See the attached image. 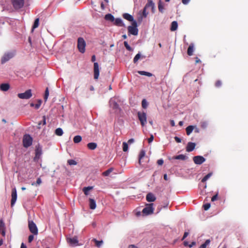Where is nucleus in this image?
Listing matches in <instances>:
<instances>
[{"instance_id": "1", "label": "nucleus", "mask_w": 248, "mask_h": 248, "mask_svg": "<svg viewBox=\"0 0 248 248\" xmlns=\"http://www.w3.org/2000/svg\"><path fill=\"white\" fill-rule=\"evenodd\" d=\"M118 99L116 97L111 98L109 102L110 108L116 114H118L121 111V108H120L118 104Z\"/></svg>"}, {"instance_id": "2", "label": "nucleus", "mask_w": 248, "mask_h": 248, "mask_svg": "<svg viewBox=\"0 0 248 248\" xmlns=\"http://www.w3.org/2000/svg\"><path fill=\"white\" fill-rule=\"evenodd\" d=\"M86 45V42L82 37H79L78 39L77 47L80 53H84L85 52Z\"/></svg>"}, {"instance_id": "3", "label": "nucleus", "mask_w": 248, "mask_h": 248, "mask_svg": "<svg viewBox=\"0 0 248 248\" xmlns=\"http://www.w3.org/2000/svg\"><path fill=\"white\" fill-rule=\"evenodd\" d=\"M138 119L142 127L144 126L147 124V114L144 111H139L137 113Z\"/></svg>"}, {"instance_id": "4", "label": "nucleus", "mask_w": 248, "mask_h": 248, "mask_svg": "<svg viewBox=\"0 0 248 248\" xmlns=\"http://www.w3.org/2000/svg\"><path fill=\"white\" fill-rule=\"evenodd\" d=\"M138 25L136 21L132 22V25L128 27V31L130 34L137 35L138 34Z\"/></svg>"}, {"instance_id": "5", "label": "nucleus", "mask_w": 248, "mask_h": 248, "mask_svg": "<svg viewBox=\"0 0 248 248\" xmlns=\"http://www.w3.org/2000/svg\"><path fill=\"white\" fill-rule=\"evenodd\" d=\"M15 55V51L8 52L4 54L1 59V63L3 64L12 59Z\"/></svg>"}, {"instance_id": "6", "label": "nucleus", "mask_w": 248, "mask_h": 248, "mask_svg": "<svg viewBox=\"0 0 248 248\" xmlns=\"http://www.w3.org/2000/svg\"><path fill=\"white\" fill-rule=\"evenodd\" d=\"M32 138L29 135H25L23 139V145L24 147L28 148L32 144Z\"/></svg>"}, {"instance_id": "7", "label": "nucleus", "mask_w": 248, "mask_h": 248, "mask_svg": "<svg viewBox=\"0 0 248 248\" xmlns=\"http://www.w3.org/2000/svg\"><path fill=\"white\" fill-rule=\"evenodd\" d=\"M28 226L30 231L34 235L38 234V228L32 220H28Z\"/></svg>"}, {"instance_id": "8", "label": "nucleus", "mask_w": 248, "mask_h": 248, "mask_svg": "<svg viewBox=\"0 0 248 248\" xmlns=\"http://www.w3.org/2000/svg\"><path fill=\"white\" fill-rule=\"evenodd\" d=\"M153 203L147 204L146 207L142 210V212L143 214L147 216L153 213L154 209L153 207Z\"/></svg>"}, {"instance_id": "9", "label": "nucleus", "mask_w": 248, "mask_h": 248, "mask_svg": "<svg viewBox=\"0 0 248 248\" xmlns=\"http://www.w3.org/2000/svg\"><path fill=\"white\" fill-rule=\"evenodd\" d=\"M17 96L22 99H28L32 96L31 90H27L25 93H18Z\"/></svg>"}, {"instance_id": "10", "label": "nucleus", "mask_w": 248, "mask_h": 248, "mask_svg": "<svg viewBox=\"0 0 248 248\" xmlns=\"http://www.w3.org/2000/svg\"><path fill=\"white\" fill-rule=\"evenodd\" d=\"M12 2L15 9H19L23 7L24 0H12Z\"/></svg>"}, {"instance_id": "11", "label": "nucleus", "mask_w": 248, "mask_h": 248, "mask_svg": "<svg viewBox=\"0 0 248 248\" xmlns=\"http://www.w3.org/2000/svg\"><path fill=\"white\" fill-rule=\"evenodd\" d=\"M67 243L71 246H76L78 245V241L77 236H74L72 238H66Z\"/></svg>"}, {"instance_id": "12", "label": "nucleus", "mask_w": 248, "mask_h": 248, "mask_svg": "<svg viewBox=\"0 0 248 248\" xmlns=\"http://www.w3.org/2000/svg\"><path fill=\"white\" fill-rule=\"evenodd\" d=\"M193 160L194 163L197 165H201L205 161V159L203 156L200 155L194 156Z\"/></svg>"}, {"instance_id": "13", "label": "nucleus", "mask_w": 248, "mask_h": 248, "mask_svg": "<svg viewBox=\"0 0 248 248\" xmlns=\"http://www.w3.org/2000/svg\"><path fill=\"white\" fill-rule=\"evenodd\" d=\"M11 196L12 199L11 201V206H13L15 204L17 199V193L16 188H14L12 189Z\"/></svg>"}, {"instance_id": "14", "label": "nucleus", "mask_w": 248, "mask_h": 248, "mask_svg": "<svg viewBox=\"0 0 248 248\" xmlns=\"http://www.w3.org/2000/svg\"><path fill=\"white\" fill-rule=\"evenodd\" d=\"M94 78H98L99 75V65L97 62H94L93 64Z\"/></svg>"}, {"instance_id": "15", "label": "nucleus", "mask_w": 248, "mask_h": 248, "mask_svg": "<svg viewBox=\"0 0 248 248\" xmlns=\"http://www.w3.org/2000/svg\"><path fill=\"white\" fill-rule=\"evenodd\" d=\"M42 154V149L40 147L36 148L35 149V156L34 158L35 161L37 160L40 158Z\"/></svg>"}, {"instance_id": "16", "label": "nucleus", "mask_w": 248, "mask_h": 248, "mask_svg": "<svg viewBox=\"0 0 248 248\" xmlns=\"http://www.w3.org/2000/svg\"><path fill=\"white\" fill-rule=\"evenodd\" d=\"M146 200L148 202H153L155 201L156 197L152 193H149L147 194L146 197Z\"/></svg>"}, {"instance_id": "17", "label": "nucleus", "mask_w": 248, "mask_h": 248, "mask_svg": "<svg viewBox=\"0 0 248 248\" xmlns=\"http://www.w3.org/2000/svg\"><path fill=\"white\" fill-rule=\"evenodd\" d=\"M196 146V144L194 142H189L187 143V145L186 147V151L188 152H190L192 151Z\"/></svg>"}, {"instance_id": "18", "label": "nucleus", "mask_w": 248, "mask_h": 248, "mask_svg": "<svg viewBox=\"0 0 248 248\" xmlns=\"http://www.w3.org/2000/svg\"><path fill=\"white\" fill-rule=\"evenodd\" d=\"M113 22H114V24L116 26L120 27L125 26L124 24L123 23L122 20L120 18L114 19V21Z\"/></svg>"}, {"instance_id": "19", "label": "nucleus", "mask_w": 248, "mask_h": 248, "mask_svg": "<svg viewBox=\"0 0 248 248\" xmlns=\"http://www.w3.org/2000/svg\"><path fill=\"white\" fill-rule=\"evenodd\" d=\"M194 46V45L193 43H191L190 44V45L188 47L187 51V53L188 55L192 56L193 54Z\"/></svg>"}, {"instance_id": "20", "label": "nucleus", "mask_w": 248, "mask_h": 248, "mask_svg": "<svg viewBox=\"0 0 248 248\" xmlns=\"http://www.w3.org/2000/svg\"><path fill=\"white\" fill-rule=\"evenodd\" d=\"M123 17L124 19L127 20L128 21H131L132 22H133V21H135L133 16H132L131 15H130L128 13L124 14L123 15Z\"/></svg>"}, {"instance_id": "21", "label": "nucleus", "mask_w": 248, "mask_h": 248, "mask_svg": "<svg viewBox=\"0 0 248 248\" xmlns=\"http://www.w3.org/2000/svg\"><path fill=\"white\" fill-rule=\"evenodd\" d=\"M147 9L148 8H151L153 12H154L155 10V4L151 0H148V2L145 6Z\"/></svg>"}, {"instance_id": "22", "label": "nucleus", "mask_w": 248, "mask_h": 248, "mask_svg": "<svg viewBox=\"0 0 248 248\" xmlns=\"http://www.w3.org/2000/svg\"><path fill=\"white\" fill-rule=\"evenodd\" d=\"M145 56H142L140 53H138L134 58L133 62L136 63L140 59H145Z\"/></svg>"}, {"instance_id": "23", "label": "nucleus", "mask_w": 248, "mask_h": 248, "mask_svg": "<svg viewBox=\"0 0 248 248\" xmlns=\"http://www.w3.org/2000/svg\"><path fill=\"white\" fill-rule=\"evenodd\" d=\"M89 206L90 209H94L96 207L95 201L91 198L89 199Z\"/></svg>"}, {"instance_id": "24", "label": "nucleus", "mask_w": 248, "mask_h": 248, "mask_svg": "<svg viewBox=\"0 0 248 248\" xmlns=\"http://www.w3.org/2000/svg\"><path fill=\"white\" fill-rule=\"evenodd\" d=\"M10 88V85L8 83H2L0 86V89L2 91H7Z\"/></svg>"}, {"instance_id": "25", "label": "nucleus", "mask_w": 248, "mask_h": 248, "mask_svg": "<svg viewBox=\"0 0 248 248\" xmlns=\"http://www.w3.org/2000/svg\"><path fill=\"white\" fill-rule=\"evenodd\" d=\"M158 11L161 13H164V4L161 0H159L158 3Z\"/></svg>"}, {"instance_id": "26", "label": "nucleus", "mask_w": 248, "mask_h": 248, "mask_svg": "<svg viewBox=\"0 0 248 248\" xmlns=\"http://www.w3.org/2000/svg\"><path fill=\"white\" fill-rule=\"evenodd\" d=\"M42 101L41 100H38L37 104H34L31 103L30 104V106L31 107H34L35 109H37L40 107Z\"/></svg>"}, {"instance_id": "27", "label": "nucleus", "mask_w": 248, "mask_h": 248, "mask_svg": "<svg viewBox=\"0 0 248 248\" xmlns=\"http://www.w3.org/2000/svg\"><path fill=\"white\" fill-rule=\"evenodd\" d=\"M105 19L106 20L113 22L114 21V17L110 14H108L105 15Z\"/></svg>"}, {"instance_id": "28", "label": "nucleus", "mask_w": 248, "mask_h": 248, "mask_svg": "<svg viewBox=\"0 0 248 248\" xmlns=\"http://www.w3.org/2000/svg\"><path fill=\"white\" fill-rule=\"evenodd\" d=\"M178 27V23L177 21H174L172 22L171 24V27H170V31H175L177 30Z\"/></svg>"}, {"instance_id": "29", "label": "nucleus", "mask_w": 248, "mask_h": 248, "mask_svg": "<svg viewBox=\"0 0 248 248\" xmlns=\"http://www.w3.org/2000/svg\"><path fill=\"white\" fill-rule=\"evenodd\" d=\"M4 224L1 221L0 224V230L1 232V235L2 237H4L5 235V232L4 229Z\"/></svg>"}, {"instance_id": "30", "label": "nucleus", "mask_w": 248, "mask_h": 248, "mask_svg": "<svg viewBox=\"0 0 248 248\" xmlns=\"http://www.w3.org/2000/svg\"><path fill=\"white\" fill-rule=\"evenodd\" d=\"M87 147L90 150H94L97 147V144L94 142L89 143L87 144Z\"/></svg>"}, {"instance_id": "31", "label": "nucleus", "mask_w": 248, "mask_h": 248, "mask_svg": "<svg viewBox=\"0 0 248 248\" xmlns=\"http://www.w3.org/2000/svg\"><path fill=\"white\" fill-rule=\"evenodd\" d=\"M194 129V125H189L188 126L186 130V133L187 135H189L192 132V131Z\"/></svg>"}, {"instance_id": "32", "label": "nucleus", "mask_w": 248, "mask_h": 248, "mask_svg": "<svg viewBox=\"0 0 248 248\" xmlns=\"http://www.w3.org/2000/svg\"><path fill=\"white\" fill-rule=\"evenodd\" d=\"M186 158L187 157L184 155H179L173 157V158L175 159H179L182 160H185L186 159Z\"/></svg>"}, {"instance_id": "33", "label": "nucleus", "mask_w": 248, "mask_h": 248, "mask_svg": "<svg viewBox=\"0 0 248 248\" xmlns=\"http://www.w3.org/2000/svg\"><path fill=\"white\" fill-rule=\"evenodd\" d=\"M82 140V137L79 135H77L74 137L73 139V141L75 143H78L80 142Z\"/></svg>"}, {"instance_id": "34", "label": "nucleus", "mask_w": 248, "mask_h": 248, "mask_svg": "<svg viewBox=\"0 0 248 248\" xmlns=\"http://www.w3.org/2000/svg\"><path fill=\"white\" fill-rule=\"evenodd\" d=\"M113 170V168H110L103 172L102 175L104 176H108Z\"/></svg>"}, {"instance_id": "35", "label": "nucleus", "mask_w": 248, "mask_h": 248, "mask_svg": "<svg viewBox=\"0 0 248 248\" xmlns=\"http://www.w3.org/2000/svg\"><path fill=\"white\" fill-rule=\"evenodd\" d=\"M93 188V186L84 187L83 188V191L85 195H88L89 194V191Z\"/></svg>"}, {"instance_id": "36", "label": "nucleus", "mask_w": 248, "mask_h": 248, "mask_svg": "<svg viewBox=\"0 0 248 248\" xmlns=\"http://www.w3.org/2000/svg\"><path fill=\"white\" fill-rule=\"evenodd\" d=\"M145 152L144 150L140 151L139 156V162L140 164L141 159L145 156Z\"/></svg>"}, {"instance_id": "37", "label": "nucleus", "mask_w": 248, "mask_h": 248, "mask_svg": "<svg viewBox=\"0 0 248 248\" xmlns=\"http://www.w3.org/2000/svg\"><path fill=\"white\" fill-rule=\"evenodd\" d=\"M140 75L142 76H146L148 77H152V74L151 73L145 72V71H139L138 72Z\"/></svg>"}, {"instance_id": "38", "label": "nucleus", "mask_w": 248, "mask_h": 248, "mask_svg": "<svg viewBox=\"0 0 248 248\" xmlns=\"http://www.w3.org/2000/svg\"><path fill=\"white\" fill-rule=\"evenodd\" d=\"M55 133L56 135L61 136L63 134V131L62 128H58L55 130Z\"/></svg>"}, {"instance_id": "39", "label": "nucleus", "mask_w": 248, "mask_h": 248, "mask_svg": "<svg viewBox=\"0 0 248 248\" xmlns=\"http://www.w3.org/2000/svg\"><path fill=\"white\" fill-rule=\"evenodd\" d=\"M93 241L94 242L95 246L98 248H99L103 243L102 240L98 241L96 239H93Z\"/></svg>"}, {"instance_id": "40", "label": "nucleus", "mask_w": 248, "mask_h": 248, "mask_svg": "<svg viewBox=\"0 0 248 248\" xmlns=\"http://www.w3.org/2000/svg\"><path fill=\"white\" fill-rule=\"evenodd\" d=\"M48 95H49V90H48V88L47 87L46 89L45 93V94H44V100L45 102H46L47 101Z\"/></svg>"}, {"instance_id": "41", "label": "nucleus", "mask_w": 248, "mask_h": 248, "mask_svg": "<svg viewBox=\"0 0 248 248\" xmlns=\"http://www.w3.org/2000/svg\"><path fill=\"white\" fill-rule=\"evenodd\" d=\"M148 105V103L147 102L146 100L145 99H143L141 102L142 107L143 108L146 109L147 108Z\"/></svg>"}, {"instance_id": "42", "label": "nucleus", "mask_w": 248, "mask_h": 248, "mask_svg": "<svg viewBox=\"0 0 248 248\" xmlns=\"http://www.w3.org/2000/svg\"><path fill=\"white\" fill-rule=\"evenodd\" d=\"M124 45L127 50L130 51H132L133 50L132 48L128 45L127 42L124 41Z\"/></svg>"}, {"instance_id": "43", "label": "nucleus", "mask_w": 248, "mask_h": 248, "mask_svg": "<svg viewBox=\"0 0 248 248\" xmlns=\"http://www.w3.org/2000/svg\"><path fill=\"white\" fill-rule=\"evenodd\" d=\"M212 175V173H209L206 175L202 180V182L204 183Z\"/></svg>"}, {"instance_id": "44", "label": "nucleus", "mask_w": 248, "mask_h": 248, "mask_svg": "<svg viewBox=\"0 0 248 248\" xmlns=\"http://www.w3.org/2000/svg\"><path fill=\"white\" fill-rule=\"evenodd\" d=\"M39 18H36L35 20L34 24H33V25L32 26V30L38 27V26H39Z\"/></svg>"}, {"instance_id": "45", "label": "nucleus", "mask_w": 248, "mask_h": 248, "mask_svg": "<svg viewBox=\"0 0 248 248\" xmlns=\"http://www.w3.org/2000/svg\"><path fill=\"white\" fill-rule=\"evenodd\" d=\"M41 183H42V180H41V178H38L37 179L36 182L32 183L31 185L32 186H37L38 185H40Z\"/></svg>"}, {"instance_id": "46", "label": "nucleus", "mask_w": 248, "mask_h": 248, "mask_svg": "<svg viewBox=\"0 0 248 248\" xmlns=\"http://www.w3.org/2000/svg\"><path fill=\"white\" fill-rule=\"evenodd\" d=\"M210 242V240H206L204 243L202 244L199 248H206L207 246L209 244Z\"/></svg>"}, {"instance_id": "47", "label": "nucleus", "mask_w": 248, "mask_h": 248, "mask_svg": "<svg viewBox=\"0 0 248 248\" xmlns=\"http://www.w3.org/2000/svg\"><path fill=\"white\" fill-rule=\"evenodd\" d=\"M128 146L127 143L124 142L123 143V150L124 152H126L128 150Z\"/></svg>"}, {"instance_id": "48", "label": "nucleus", "mask_w": 248, "mask_h": 248, "mask_svg": "<svg viewBox=\"0 0 248 248\" xmlns=\"http://www.w3.org/2000/svg\"><path fill=\"white\" fill-rule=\"evenodd\" d=\"M68 163L70 165H76L77 164V162L76 161H75L74 160H73V159L68 160Z\"/></svg>"}, {"instance_id": "49", "label": "nucleus", "mask_w": 248, "mask_h": 248, "mask_svg": "<svg viewBox=\"0 0 248 248\" xmlns=\"http://www.w3.org/2000/svg\"><path fill=\"white\" fill-rule=\"evenodd\" d=\"M203 207L205 210H207L210 207V204L209 203H206L203 205Z\"/></svg>"}, {"instance_id": "50", "label": "nucleus", "mask_w": 248, "mask_h": 248, "mask_svg": "<svg viewBox=\"0 0 248 248\" xmlns=\"http://www.w3.org/2000/svg\"><path fill=\"white\" fill-rule=\"evenodd\" d=\"M146 9H147V8L145 7H144V8L143 10L142 14H143V16H144V17H146L148 14V13L146 12Z\"/></svg>"}, {"instance_id": "51", "label": "nucleus", "mask_w": 248, "mask_h": 248, "mask_svg": "<svg viewBox=\"0 0 248 248\" xmlns=\"http://www.w3.org/2000/svg\"><path fill=\"white\" fill-rule=\"evenodd\" d=\"M34 239V236L33 235H29V237H28V242L29 243H31L32 240H33Z\"/></svg>"}, {"instance_id": "52", "label": "nucleus", "mask_w": 248, "mask_h": 248, "mask_svg": "<svg viewBox=\"0 0 248 248\" xmlns=\"http://www.w3.org/2000/svg\"><path fill=\"white\" fill-rule=\"evenodd\" d=\"M217 195H218V194H217V193L215 195H214V196H213V197H212L211 201H212V202H214V201H215L216 200H217Z\"/></svg>"}, {"instance_id": "53", "label": "nucleus", "mask_w": 248, "mask_h": 248, "mask_svg": "<svg viewBox=\"0 0 248 248\" xmlns=\"http://www.w3.org/2000/svg\"><path fill=\"white\" fill-rule=\"evenodd\" d=\"M154 136L153 135H151L150 137L148 139V141L149 143L152 142L153 140H154Z\"/></svg>"}, {"instance_id": "54", "label": "nucleus", "mask_w": 248, "mask_h": 248, "mask_svg": "<svg viewBox=\"0 0 248 248\" xmlns=\"http://www.w3.org/2000/svg\"><path fill=\"white\" fill-rule=\"evenodd\" d=\"M163 163H164V161L162 159H159L157 161V163L158 165H163Z\"/></svg>"}, {"instance_id": "55", "label": "nucleus", "mask_w": 248, "mask_h": 248, "mask_svg": "<svg viewBox=\"0 0 248 248\" xmlns=\"http://www.w3.org/2000/svg\"><path fill=\"white\" fill-rule=\"evenodd\" d=\"M174 140L177 143H180L181 142V139L178 137H175Z\"/></svg>"}, {"instance_id": "56", "label": "nucleus", "mask_w": 248, "mask_h": 248, "mask_svg": "<svg viewBox=\"0 0 248 248\" xmlns=\"http://www.w3.org/2000/svg\"><path fill=\"white\" fill-rule=\"evenodd\" d=\"M188 235V232H185L184 234V236L182 239V240H184L187 236V235Z\"/></svg>"}, {"instance_id": "57", "label": "nucleus", "mask_w": 248, "mask_h": 248, "mask_svg": "<svg viewBox=\"0 0 248 248\" xmlns=\"http://www.w3.org/2000/svg\"><path fill=\"white\" fill-rule=\"evenodd\" d=\"M190 1V0H182V2L184 4H187Z\"/></svg>"}, {"instance_id": "58", "label": "nucleus", "mask_w": 248, "mask_h": 248, "mask_svg": "<svg viewBox=\"0 0 248 248\" xmlns=\"http://www.w3.org/2000/svg\"><path fill=\"white\" fill-rule=\"evenodd\" d=\"M221 82L219 80H218L216 83V86L217 87H218L221 85Z\"/></svg>"}, {"instance_id": "59", "label": "nucleus", "mask_w": 248, "mask_h": 248, "mask_svg": "<svg viewBox=\"0 0 248 248\" xmlns=\"http://www.w3.org/2000/svg\"><path fill=\"white\" fill-rule=\"evenodd\" d=\"M194 132L195 133H199L200 132V129L196 127V126H194Z\"/></svg>"}, {"instance_id": "60", "label": "nucleus", "mask_w": 248, "mask_h": 248, "mask_svg": "<svg viewBox=\"0 0 248 248\" xmlns=\"http://www.w3.org/2000/svg\"><path fill=\"white\" fill-rule=\"evenodd\" d=\"M170 124L171 126H175V122L173 120H171L170 121Z\"/></svg>"}, {"instance_id": "61", "label": "nucleus", "mask_w": 248, "mask_h": 248, "mask_svg": "<svg viewBox=\"0 0 248 248\" xmlns=\"http://www.w3.org/2000/svg\"><path fill=\"white\" fill-rule=\"evenodd\" d=\"M134 142V140L133 139H130L128 140V143L131 144Z\"/></svg>"}, {"instance_id": "62", "label": "nucleus", "mask_w": 248, "mask_h": 248, "mask_svg": "<svg viewBox=\"0 0 248 248\" xmlns=\"http://www.w3.org/2000/svg\"><path fill=\"white\" fill-rule=\"evenodd\" d=\"M196 245V242H192L190 244L188 245L189 248H192L193 246Z\"/></svg>"}, {"instance_id": "63", "label": "nucleus", "mask_w": 248, "mask_h": 248, "mask_svg": "<svg viewBox=\"0 0 248 248\" xmlns=\"http://www.w3.org/2000/svg\"><path fill=\"white\" fill-rule=\"evenodd\" d=\"M195 59H196V61H195L196 63L201 62V60L198 57H196Z\"/></svg>"}, {"instance_id": "64", "label": "nucleus", "mask_w": 248, "mask_h": 248, "mask_svg": "<svg viewBox=\"0 0 248 248\" xmlns=\"http://www.w3.org/2000/svg\"><path fill=\"white\" fill-rule=\"evenodd\" d=\"M128 248H138V247L134 245H130L129 246Z\"/></svg>"}]
</instances>
